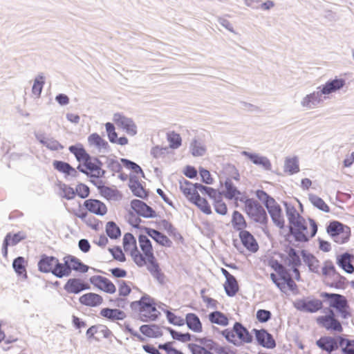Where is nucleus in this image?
<instances>
[{"label": "nucleus", "instance_id": "obj_47", "mask_svg": "<svg viewBox=\"0 0 354 354\" xmlns=\"http://www.w3.org/2000/svg\"><path fill=\"white\" fill-rule=\"evenodd\" d=\"M285 171L289 174H296L299 171L298 160L296 158H288L285 162Z\"/></svg>", "mask_w": 354, "mask_h": 354}, {"label": "nucleus", "instance_id": "obj_46", "mask_svg": "<svg viewBox=\"0 0 354 354\" xmlns=\"http://www.w3.org/2000/svg\"><path fill=\"white\" fill-rule=\"evenodd\" d=\"M225 187L226 189L225 196L226 198L232 199L234 198H236L240 194V192L233 185L230 179L226 180Z\"/></svg>", "mask_w": 354, "mask_h": 354}, {"label": "nucleus", "instance_id": "obj_32", "mask_svg": "<svg viewBox=\"0 0 354 354\" xmlns=\"http://www.w3.org/2000/svg\"><path fill=\"white\" fill-rule=\"evenodd\" d=\"M232 225L234 230L241 232L245 231L247 223L243 214L238 211H234L232 216Z\"/></svg>", "mask_w": 354, "mask_h": 354}, {"label": "nucleus", "instance_id": "obj_27", "mask_svg": "<svg viewBox=\"0 0 354 354\" xmlns=\"http://www.w3.org/2000/svg\"><path fill=\"white\" fill-rule=\"evenodd\" d=\"M25 239V236L21 232H18L12 234L8 233L3 241V254L5 257L8 256V245H15L19 243L21 240Z\"/></svg>", "mask_w": 354, "mask_h": 354}, {"label": "nucleus", "instance_id": "obj_38", "mask_svg": "<svg viewBox=\"0 0 354 354\" xmlns=\"http://www.w3.org/2000/svg\"><path fill=\"white\" fill-rule=\"evenodd\" d=\"M190 203L197 206L205 214H212V209L207 201L205 198L201 197L199 194H198L194 199Z\"/></svg>", "mask_w": 354, "mask_h": 354}, {"label": "nucleus", "instance_id": "obj_2", "mask_svg": "<svg viewBox=\"0 0 354 354\" xmlns=\"http://www.w3.org/2000/svg\"><path fill=\"white\" fill-rule=\"evenodd\" d=\"M256 196L264 203L274 223L280 229H283L285 227V220L282 209L277 202L263 190H257Z\"/></svg>", "mask_w": 354, "mask_h": 354}, {"label": "nucleus", "instance_id": "obj_48", "mask_svg": "<svg viewBox=\"0 0 354 354\" xmlns=\"http://www.w3.org/2000/svg\"><path fill=\"white\" fill-rule=\"evenodd\" d=\"M130 189L135 196L141 198H145L148 196L147 192L138 182L135 181L132 183L130 185Z\"/></svg>", "mask_w": 354, "mask_h": 354}, {"label": "nucleus", "instance_id": "obj_44", "mask_svg": "<svg viewBox=\"0 0 354 354\" xmlns=\"http://www.w3.org/2000/svg\"><path fill=\"white\" fill-rule=\"evenodd\" d=\"M106 232L107 235L113 239H116L121 235L119 227L113 221H109L106 225Z\"/></svg>", "mask_w": 354, "mask_h": 354}, {"label": "nucleus", "instance_id": "obj_30", "mask_svg": "<svg viewBox=\"0 0 354 354\" xmlns=\"http://www.w3.org/2000/svg\"><path fill=\"white\" fill-rule=\"evenodd\" d=\"M68 263L71 272L73 270L80 273H86L89 270V267L87 265L82 263L79 259L74 256H68Z\"/></svg>", "mask_w": 354, "mask_h": 354}, {"label": "nucleus", "instance_id": "obj_51", "mask_svg": "<svg viewBox=\"0 0 354 354\" xmlns=\"http://www.w3.org/2000/svg\"><path fill=\"white\" fill-rule=\"evenodd\" d=\"M60 195L68 200H71L75 196L74 189L68 185H63L60 187Z\"/></svg>", "mask_w": 354, "mask_h": 354}, {"label": "nucleus", "instance_id": "obj_21", "mask_svg": "<svg viewBox=\"0 0 354 354\" xmlns=\"http://www.w3.org/2000/svg\"><path fill=\"white\" fill-rule=\"evenodd\" d=\"M89 286L80 279L73 278L68 280L64 285V290L68 293L77 294L82 290H87Z\"/></svg>", "mask_w": 354, "mask_h": 354}, {"label": "nucleus", "instance_id": "obj_41", "mask_svg": "<svg viewBox=\"0 0 354 354\" xmlns=\"http://www.w3.org/2000/svg\"><path fill=\"white\" fill-rule=\"evenodd\" d=\"M224 288L228 296L233 297L236 294L239 290V285L234 277L225 281Z\"/></svg>", "mask_w": 354, "mask_h": 354}, {"label": "nucleus", "instance_id": "obj_5", "mask_svg": "<svg viewBox=\"0 0 354 354\" xmlns=\"http://www.w3.org/2000/svg\"><path fill=\"white\" fill-rule=\"evenodd\" d=\"M322 280L328 287L337 289L344 288L348 281L341 275L331 262H327L322 269Z\"/></svg>", "mask_w": 354, "mask_h": 354}, {"label": "nucleus", "instance_id": "obj_52", "mask_svg": "<svg viewBox=\"0 0 354 354\" xmlns=\"http://www.w3.org/2000/svg\"><path fill=\"white\" fill-rule=\"evenodd\" d=\"M44 84V77L42 76L37 77L35 78L32 91V93L37 97H39L41 93L43 86Z\"/></svg>", "mask_w": 354, "mask_h": 354}, {"label": "nucleus", "instance_id": "obj_10", "mask_svg": "<svg viewBox=\"0 0 354 354\" xmlns=\"http://www.w3.org/2000/svg\"><path fill=\"white\" fill-rule=\"evenodd\" d=\"M244 211L255 222L264 223L267 221V214L263 207L256 201L247 198L245 201Z\"/></svg>", "mask_w": 354, "mask_h": 354}, {"label": "nucleus", "instance_id": "obj_39", "mask_svg": "<svg viewBox=\"0 0 354 354\" xmlns=\"http://www.w3.org/2000/svg\"><path fill=\"white\" fill-rule=\"evenodd\" d=\"M131 283L124 280L118 282V296L122 299H126L131 292Z\"/></svg>", "mask_w": 354, "mask_h": 354}, {"label": "nucleus", "instance_id": "obj_24", "mask_svg": "<svg viewBox=\"0 0 354 354\" xmlns=\"http://www.w3.org/2000/svg\"><path fill=\"white\" fill-rule=\"evenodd\" d=\"M316 344L319 348L329 353L338 348L337 340L330 336L322 337L317 341Z\"/></svg>", "mask_w": 354, "mask_h": 354}, {"label": "nucleus", "instance_id": "obj_9", "mask_svg": "<svg viewBox=\"0 0 354 354\" xmlns=\"http://www.w3.org/2000/svg\"><path fill=\"white\" fill-rule=\"evenodd\" d=\"M179 189L189 202L193 201L198 194V190L201 192L205 191L209 194L214 191L211 187H205L199 183H192L185 178L179 180Z\"/></svg>", "mask_w": 354, "mask_h": 354}, {"label": "nucleus", "instance_id": "obj_25", "mask_svg": "<svg viewBox=\"0 0 354 354\" xmlns=\"http://www.w3.org/2000/svg\"><path fill=\"white\" fill-rule=\"evenodd\" d=\"M80 302L87 306H97L102 304L103 298L101 295L94 292H88L80 297Z\"/></svg>", "mask_w": 354, "mask_h": 354}, {"label": "nucleus", "instance_id": "obj_4", "mask_svg": "<svg viewBox=\"0 0 354 354\" xmlns=\"http://www.w3.org/2000/svg\"><path fill=\"white\" fill-rule=\"evenodd\" d=\"M131 307L138 310L143 322L153 321L160 315L154 300L149 296H143L139 301L132 302Z\"/></svg>", "mask_w": 354, "mask_h": 354}, {"label": "nucleus", "instance_id": "obj_11", "mask_svg": "<svg viewBox=\"0 0 354 354\" xmlns=\"http://www.w3.org/2000/svg\"><path fill=\"white\" fill-rule=\"evenodd\" d=\"M316 322L318 325L324 328L327 330H333L337 332L342 331V324L335 317V315L333 310L331 309H328L326 315L317 317Z\"/></svg>", "mask_w": 354, "mask_h": 354}, {"label": "nucleus", "instance_id": "obj_56", "mask_svg": "<svg viewBox=\"0 0 354 354\" xmlns=\"http://www.w3.org/2000/svg\"><path fill=\"white\" fill-rule=\"evenodd\" d=\"M169 331L173 337V339L180 341V342H189L191 340V335L188 333H181L177 332L173 329H169Z\"/></svg>", "mask_w": 354, "mask_h": 354}, {"label": "nucleus", "instance_id": "obj_6", "mask_svg": "<svg viewBox=\"0 0 354 354\" xmlns=\"http://www.w3.org/2000/svg\"><path fill=\"white\" fill-rule=\"evenodd\" d=\"M222 335L234 344H249L252 342V336L239 322H236L232 329H225Z\"/></svg>", "mask_w": 354, "mask_h": 354}, {"label": "nucleus", "instance_id": "obj_28", "mask_svg": "<svg viewBox=\"0 0 354 354\" xmlns=\"http://www.w3.org/2000/svg\"><path fill=\"white\" fill-rule=\"evenodd\" d=\"M64 263H60L57 259V263L53 271V274L59 278L68 277L71 274L69 264L68 263V256L64 258Z\"/></svg>", "mask_w": 354, "mask_h": 354}, {"label": "nucleus", "instance_id": "obj_37", "mask_svg": "<svg viewBox=\"0 0 354 354\" xmlns=\"http://www.w3.org/2000/svg\"><path fill=\"white\" fill-rule=\"evenodd\" d=\"M54 167L60 172L75 176L77 171L75 168L72 167L68 163L55 160L53 162Z\"/></svg>", "mask_w": 354, "mask_h": 354}, {"label": "nucleus", "instance_id": "obj_19", "mask_svg": "<svg viewBox=\"0 0 354 354\" xmlns=\"http://www.w3.org/2000/svg\"><path fill=\"white\" fill-rule=\"evenodd\" d=\"M144 231L149 236L161 246L167 248L172 246V241L166 235L159 231L150 227H145Z\"/></svg>", "mask_w": 354, "mask_h": 354}, {"label": "nucleus", "instance_id": "obj_62", "mask_svg": "<svg viewBox=\"0 0 354 354\" xmlns=\"http://www.w3.org/2000/svg\"><path fill=\"white\" fill-rule=\"evenodd\" d=\"M215 211L221 215H225L227 212V207L225 202L222 200H218L214 205Z\"/></svg>", "mask_w": 354, "mask_h": 354}, {"label": "nucleus", "instance_id": "obj_53", "mask_svg": "<svg viewBox=\"0 0 354 354\" xmlns=\"http://www.w3.org/2000/svg\"><path fill=\"white\" fill-rule=\"evenodd\" d=\"M109 251L112 254L114 259L120 262H124L126 261L125 254L120 247L115 246L109 248Z\"/></svg>", "mask_w": 354, "mask_h": 354}, {"label": "nucleus", "instance_id": "obj_26", "mask_svg": "<svg viewBox=\"0 0 354 354\" xmlns=\"http://www.w3.org/2000/svg\"><path fill=\"white\" fill-rule=\"evenodd\" d=\"M68 212L77 218L84 220L88 215L86 211L84 209L82 205L78 201H73L65 205Z\"/></svg>", "mask_w": 354, "mask_h": 354}, {"label": "nucleus", "instance_id": "obj_49", "mask_svg": "<svg viewBox=\"0 0 354 354\" xmlns=\"http://www.w3.org/2000/svg\"><path fill=\"white\" fill-rule=\"evenodd\" d=\"M310 199L311 203L319 209L325 212H328L330 211L328 205L320 197L313 196L310 198Z\"/></svg>", "mask_w": 354, "mask_h": 354}, {"label": "nucleus", "instance_id": "obj_42", "mask_svg": "<svg viewBox=\"0 0 354 354\" xmlns=\"http://www.w3.org/2000/svg\"><path fill=\"white\" fill-rule=\"evenodd\" d=\"M286 214L289 222V227L304 218L299 214L298 211L294 207H288L286 209Z\"/></svg>", "mask_w": 354, "mask_h": 354}, {"label": "nucleus", "instance_id": "obj_60", "mask_svg": "<svg viewBox=\"0 0 354 354\" xmlns=\"http://www.w3.org/2000/svg\"><path fill=\"white\" fill-rule=\"evenodd\" d=\"M205 152V148L197 141H194L192 144V153L194 156H203Z\"/></svg>", "mask_w": 354, "mask_h": 354}, {"label": "nucleus", "instance_id": "obj_43", "mask_svg": "<svg viewBox=\"0 0 354 354\" xmlns=\"http://www.w3.org/2000/svg\"><path fill=\"white\" fill-rule=\"evenodd\" d=\"M12 266L17 274L27 277L25 260L24 257H19L15 259L13 261Z\"/></svg>", "mask_w": 354, "mask_h": 354}, {"label": "nucleus", "instance_id": "obj_12", "mask_svg": "<svg viewBox=\"0 0 354 354\" xmlns=\"http://www.w3.org/2000/svg\"><path fill=\"white\" fill-rule=\"evenodd\" d=\"M77 169L82 173L95 178L102 177L104 173L101 168V162L97 158L91 156L84 160L82 165H80Z\"/></svg>", "mask_w": 354, "mask_h": 354}, {"label": "nucleus", "instance_id": "obj_31", "mask_svg": "<svg viewBox=\"0 0 354 354\" xmlns=\"http://www.w3.org/2000/svg\"><path fill=\"white\" fill-rule=\"evenodd\" d=\"M352 255L344 253L337 259L338 266L348 274H352L354 272V266L352 265Z\"/></svg>", "mask_w": 354, "mask_h": 354}, {"label": "nucleus", "instance_id": "obj_34", "mask_svg": "<svg viewBox=\"0 0 354 354\" xmlns=\"http://www.w3.org/2000/svg\"><path fill=\"white\" fill-rule=\"evenodd\" d=\"M286 261H288V266H292L294 268L293 271L296 274V277H299V270L296 268V267L301 264V260L296 251L292 248H290L288 250Z\"/></svg>", "mask_w": 354, "mask_h": 354}, {"label": "nucleus", "instance_id": "obj_64", "mask_svg": "<svg viewBox=\"0 0 354 354\" xmlns=\"http://www.w3.org/2000/svg\"><path fill=\"white\" fill-rule=\"evenodd\" d=\"M270 278L281 291L286 292L285 277H278L275 274L272 273Z\"/></svg>", "mask_w": 354, "mask_h": 354}, {"label": "nucleus", "instance_id": "obj_35", "mask_svg": "<svg viewBox=\"0 0 354 354\" xmlns=\"http://www.w3.org/2000/svg\"><path fill=\"white\" fill-rule=\"evenodd\" d=\"M68 149L75 156L76 159L82 163L86 159L88 160L90 156L82 144L72 145L69 147Z\"/></svg>", "mask_w": 354, "mask_h": 354}, {"label": "nucleus", "instance_id": "obj_22", "mask_svg": "<svg viewBox=\"0 0 354 354\" xmlns=\"http://www.w3.org/2000/svg\"><path fill=\"white\" fill-rule=\"evenodd\" d=\"M57 261V259L56 257L44 254L41 257V259L37 263L38 270L44 273L51 272L53 274L55 264Z\"/></svg>", "mask_w": 354, "mask_h": 354}, {"label": "nucleus", "instance_id": "obj_58", "mask_svg": "<svg viewBox=\"0 0 354 354\" xmlns=\"http://www.w3.org/2000/svg\"><path fill=\"white\" fill-rule=\"evenodd\" d=\"M75 192V194H77L82 198H86L90 193L89 187L83 183L78 184Z\"/></svg>", "mask_w": 354, "mask_h": 354}, {"label": "nucleus", "instance_id": "obj_23", "mask_svg": "<svg viewBox=\"0 0 354 354\" xmlns=\"http://www.w3.org/2000/svg\"><path fill=\"white\" fill-rule=\"evenodd\" d=\"M100 315L111 322L123 320L126 318V313L118 308H104L100 310Z\"/></svg>", "mask_w": 354, "mask_h": 354}, {"label": "nucleus", "instance_id": "obj_15", "mask_svg": "<svg viewBox=\"0 0 354 354\" xmlns=\"http://www.w3.org/2000/svg\"><path fill=\"white\" fill-rule=\"evenodd\" d=\"M113 122L118 127L122 128L130 136H134L137 133L136 125L133 121L122 113H116L113 115Z\"/></svg>", "mask_w": 354, "mask_h": 354}, {"label": "nucleus", "instance_id": "obj_13", "mask_svg": "<svg viewBox=\"0 0 354 354\" xmlns=\"http://www.w3.org/2000/svg\"><path fill=\"white\" fill-rule=\"evenodd\" d=\"M90 283L94 288L109 295L116 292V286L108 278L102 275H93L89 278Z\"/></svg>", "mask_w": 354, "mask_h": 354}, {"label": "nucleus", "instance_id": "obj_7", "mask_svg": "<svg viewBox=\"0 0 354 354\" xmlns=\"http://www.w3.org/2000/svg\"><path fill=\"white\" fill-rule=\"evenodd\" d=\"M321 296L326 299L330 308L336 309L342 318L347 319L351 316V308L344 295L323 292Z\"/></svg>", "mask_w": 354, "mask_h": 354}, {"label": "nucleus", "instance_id": "obj_63", "mask_svg": "<svg viewBox=\"0 0 354 354\" xmlns=\"http://www.w3.org/2000/svg\"><path fill=\"white\" fill-rule=\"evenodd\" d=\"M318 94L312 93L310 95H307L302 101V104L304 106H306L308 108L312 107V105L315 104V102L317 101Z\"/></svg>", "mask_w": 354, "mask_h": 354}, {"label": "nucleus", "instance_id": "obj_59", "mask_svg": "<svg viewBox=\"0 0 354 354\" xmlns=\"http://www.w3.org/2000/svg\"><path fill=\"white\" fill-rule=\"evenodd\" d=\"M160 349L164 350L166 354H183L180 351L177 350L173 346L172 342H167L158 346Z\"/></svg>", "mask_w": 354, "mask_h": 354}, {"label": "nucleus", "instance_id": "obj_33", "mask_svg": "<svg viewBox=\"0 0 354 354\" xmlns=\"http://www.w3.org/2000/svg\"><path fill=\"white\" fill-rule=\"evenodd\" d=\"M345 84V81L342 79H335L327 82L322 89L323 94H330L342 88Z\"/></svg>", "mask_w": 354, "mask_h": 354}, {"label": "nucleus", "instance_id": "obj_61", "mask_svg": "<svg viewBox=\"0 0 354 354\" xmlns=\"http://www.w3.org/2000/svg\"><path fill=\"white\" fill-rule=\"evenodd\" d=\"M199 173L202 178V181L206 184L211 185L214 182V179L212 177V175L210 172L204 169V168H199Z\"/></svg>", "mask_w": 354, "mask_h": 354}, {"label": "nucleus", "instance_id": "obj_54", "mask_svg": "<svg viewBox=\"0 0 354 354\" xmlns=\"http://www.w3.org/2000/svg\"><path fill=\"white\" fill-rule=\"evenodd\" d=\"M243 154L247 156L248 158L256 165H263L264 166L270 165L269 160L266 158L259 157L256 154L249 153L244 151Z\"/></svg>", "mask_w": 354, "mask_h": 354}, {"label": "nucleus", "instance_id": "obj_14", "mask_svg": "<svg viewBox=\"0 0 354 354\" xmlns=\"http://www.w3.org/2000/svg\"><path fill=\"white\" fill-rule=\"evenodd\" d=\"M293 305L300 311L315 313L322 309L323 303L318 299L304 298L297 299Z\"/></svg>", "mask_w": 354, "mask_h": 354}, {"label": "nucleus", "instance_id": "obj_3", "mask_svg": "<svg viewBox=\"0 0 354 354\" xmlns=\"http://www.w3.org/2000/svg\"><path fill=\"white\" fill-rule=\"evenodd\" d=\"M317 231V225L313 219H301L290 227V232L297 241L306 242L313 237Z\"/></svg>", "mask_w": 354, "mask_h": 354}, {"label": "nucleus", "instance_id": "obj_1", "mask_svg": "<svg viewBox=\"0 0 354 354\" xmlns=\"http://www.w3.org/2000/svg\"><path fill=\"white\" fill-rule=\"evenodd\" d=\"M137 241L131 233H125L122 238L124 251L129 255L133 263L138 267L142 268L149 265V270L153 274L160 273V269L157 263L153 252L152 243L147 235L140 234Z\"/></svg>", "mask_w": 354, "mask_h": 354}, {"label": "nucleus", "instance_id": "obj_45", "mask_svg": "<svg viewBox=\"0 0 354 354\" xmlns=\"http://www.w3.org/2000/svg\"><path fill=\"white\" fill-rule=\"evenodd\" d=\"M167 139L171 149H178L182 144V139L180 134L174 131L167 133Z\"/></svg>", "mask_w": 354, "mask_h": 354}, {"label": "nucleus", "instance_id": "obj_50", "mask_svg": "<svg viewBox=\"0 0 354 354\" xmlns=\"http://www.w3.org/2000/svg\"><path fill=\"white\" fill-rule=\"evenodd\" d=\"M121 161L127 169L132 171L135 174H143L141 167L136 163L124 158H122Z\"/></svg>", "mask_w": 354, "mask_h": 354}, {"label": "nucleus", "instance_id": "obj_57", "mask_svg": "<svg viewBox=\"0 0 354 354\" xmlns=\"http://www.w3.org/2000/svg\"><path fill=\"white\" fill-rule=\"evenodd\" d=\"M109 140L111 142L115 143L117 141L118 134L115 132L114 125L111 122L105 124Z\"/></svg>", "mask_w": 354, "mask_h": 354}, {"label": "nucleus", "instance_id": "obj_36", "mask_svg": "<svg viewBox=\"0 0 354 354\" xmlns=\"http://www.w3.org/2000/svg\"><path fill=\"white\" fill-rule=\"evenodd\" d=\"M208 317L211 323L221 326H227L229 324V319L227 316L220 311L211 313Z\"/></svg>", "mask_w": 354, "mask_h": 354}, {"label": "nucleus", "instance_id": "obj_17", "mask_svg": "<svg viewBox=\"0 0 354 354\" xmlns=\"http://www.w3.org/2000/svg\"><path fill=\"white\" fill-rule=\"evenodd\" d=\"M253 331L259 345L266 348H273L276 346L274 339L267 330L265 329H254Z\"/></svg>", "mask_w": 354, "mask_h": 354}, {"label": "nucleus", "instance_id": "obj_20", "mask_svg": "<svg viewBox=\"0 0 354 354\" xmlns=\"http://www.w3.org/2000/svg\"><path fill=\"white\" fill-rule=\"evenodd\" d=\"M239 238L243 246L251 252H256L259 249V245L254 237L248 231L239 232Z\"/></svg>", "mask_w": 354, "mask_h": 354}, {"label": "nucleus", "instance_id": "obj_8", "mask_svg": "<svg viewBox=\"0 0 354 354\" xmlns=\"http://www.w3.org/2000/svg\"><path fill=\"white\" fill-rule=\"evenodd\" d=\"M326 230L328 234L333 238V241L338 244L346 243L351 236L350 228L339 221H335L330 222Z\"/></svg>", "mask_w": 354, "mask_h": 354}, {"label": "nucleus", "instance_id": "obj_18", "mask_svg": "<svg viewBox=\"0 0 354 354\" xmlns=\"http://www.w3.org/2000/svg\"><path fill=\"white\" fill-rule=\"evenodd\" d=\"M131 208L140 216L145 218H153L156 216L155 210L140 200L134 199L131 202Z\"/></svg>", "mask_w": 354, "mask_h": 354}, {"label": "nucleus", "instance_id": "obj_55", "mask_svg": "<svg viewBox=\"0 0 354 354\" xmlns=\"http://www.w3.org/2000/svg\"><path fill=\"white\" fill-rule=\"evenodd\" d=\"M166 316L169 322L174 325L180 326L185 324V319L183 318L176 315L174 313L170 311H167Z\"/></svg>", "mask_w": 354, "mask_h": 354}, {"label": "nucleus", "instance_id": "obj_29", "mask_svg": "<svg viewBox=\"0 0 354 354\" xmlns=\"http://www.w3.org/2000/svg\"><path fill=\"white\" fill-rule=\"evenodd\" d=\"M185 323L187 327L194 333H201L203 331V325L199 317L194 313H188L186 315Z\"/></svg>", "mask_w": 354, "mask_h": 354}, {"label": "nucleus", "instance_id": "obj_40", "mask_svg": "<svg viewBox=\"0 0 354 354\" xmlns=\"http://www.w3.org/2000/svg\"><path fill=\"white\" fill-rule=\"evenodd\" d=\"M88 141L91 145L100 149H106L109 147L108 142L97 133H93L89 136Z\"/></svg>", "mask_w": 354, "mask_h": 354}, {"label": "nucleus", "instance_id": "obj_16", "mask_svg": "<svg viewBox=\"0 0 354 354\" xmlns=\"http://www.w3.org/2000/svg\"><path fill=\"white\" fill-rule=\"evenodd\" d=\"M84 206L91 213L97 216H103L108 212V207L105 203L100 200L89 198L84 202Z\"/></svg>", "mask_w": 354, "mask_h": 354}]
</instances>
